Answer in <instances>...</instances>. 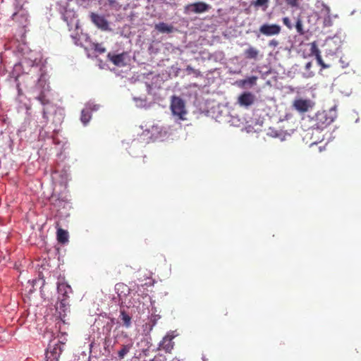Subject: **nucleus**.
<instances>
[{"instance_id": "nucleus-1", "label": "nucleus", "mask_w": 361, "mask_h": 361, "mask_svg": "<svg viewBox=\"0 0 361 361\" xmlns=\"http://www.w3.org/2000/svg\"><path fill=\"white\" fill-rule=\"evenodd\" d=\"M315 123L312 126V143L316 144L321 142L324 139V135L322 134V130L327 128L334 121L332 116L326 111H321L315 114L314 118Z\"/></svg>"}, {"instance_id": "nucleus-2", "label": "nucleus", "mask_w": 361, "mask_h": 361, "mask_svg": "<svg viewBox=\"0 0 361 361\" xmlns=\"http://www.w3.org/2000/svg\"><path fill=\"white\" fill-rule=\"evenodd\" d=\"M15 25L20 29H22L23 35L24 37L25 33V28L29 25L28 13L23 7H20L11 16Z\"/></svg>"}, {"instance_id": "nucleus-3", "label": "nucleus", "mask_w": 361, "mask_h": 361, "mask_svg": "<svg viewBox=\"0 0 361 361\" xmlns=\"http://www.w3.org/2000/svg\"><path fill=\"white\" fill-rule=\"evenodd\" d=\"M171 109L173 115L178 116L180 121H185L187 114L185 105L183 100L179 97H173L171 100Z\"/></svg>"}, {"instance_id": "nucleus-4", "label": "nucleus", "mask_w": 361, "mask_h": 361, "mask_svg": "<svg viewBox=\"0 0 361 361\" xmlns=\"http://www.w3.org/2000/svg\"><path fill=\"white\" fill-rule=\"evenodd\" d=\"M90 18L92 23L101 30L108 31L111 30L109 23L104 16L92 12L90 15Z\"/></svg>"}, {"instance_id": "nucleus-5", "label": "nucleus", "mask_w": 361, "mask_h": 361, "mask_svg": "<svg viewBox=\"0 0 361 361\" xmlns=\"http://www.w3.org/2000/svg\"><path fill=\"white\" fill-rule=\"evenodd\" d=\"M210 6L203 1H198L192 4H188L185 6V12H192L194 13H202L208 11L210 9Z\"/></svg>"}, {"instance_id": "nucleus-6", "label": "nucleus", "mask_w": 361, "mask_h": 361, "mask_svg": "<svg viewBox=\"0 0 361 361\" xmlns=\"http://www.w3.org/2000/svg\"><path fill=\"white\" fill-rule=\"evenodd\" d=\"M61 348L58 343L52 347L49 345L46 351L45 358L47 361H58L60 355H61Z\"/></svg>"}, {"instance_id": "nucleus-7", "label": "nucleus", "mask_w": 361, "mask_h": 361, "mask_svg": "<svg viewBox=\"0 0 361 361\" xmlns=\"http://www.w3.org/2000/svg\"><path fill=\"white\" fill-rule=\"evenodd\" d=\"M293 106L298 112L305 113L312 108V103L310 99H297L293 102Z\"/></svg>"}, {"instance_id": "nucleus-8", "label": "nucleus", "mask_w": 361, "mask_h": 361, "mask_svg": "<svg viewBox=\"0 0 361 361\" xmlns=\"http://www.w3.org/2000/svg\"><path fill=\"white\" fill-rule=\"evenodd\" d=\"M173 336L166 335L163 337L162 340L159 343V350H162L166 353H171L174 348V342L173 341Z\"/></svg>"}, {"instance_id": "nucleus-9", "label": "nucleus", "mask_w": 361, "mask_h": 361, "mask_svg": "<svg viewBox=\"0 0 361 361\" xmlns=\"http://www.w3.org/2000/svg\"><path fill=\"white\" fill-rule=\"evenodd\" d=\"M259 32L266 36L275 35L281 32V27L276 24H264L259 27Z\"/></svg>"}, {"instance_id": "nucleus-10", "label": "nucleus", "mask_w": 361, "mask_h": 361, "mask_svg": "<svg viewBox=\"0 0 361 361\" xmlns=\"http://www.w3.org/2000/svg\"><path fill=\"white\" fill-rule=\"evenodd\" d=\"M58 293L62 295L61 300V306L64 307L67 305V298H68V293L71 291V287L66 283H59L57 286Z\"/></svg>"}, {"instance_id": "nucleus-11", "label": "nucleus", "mask_w": 361, "mask_h": 361, "mask_svg": "<svg viewBox=\"0 0 361 361\" xmlns=\"http://www.w3.org/2000/svg\"><path fill=\"white\" fill-rule=\"evenodd\" d=\"M255 97L250 92H243L238 97V104L242 106H249L254 104Z\"/></svg>"}, {"instance_id": "nucleus-12", "label": "nucleus", "mask_w": 361, "mask_h": 361, "mask_svg": "<svg viewBox=\"0 0 361 361\" xmlns=\"http://www.w3.org/2000/svg\"><path fill=\"white\" fill-rule=\"evenodd\" d=\"M116 291L118 295L119 300L123 302V300L130 293V289L125 283H119L116 285Z\"/></svg>"}, {"instance_id": "nucleus-13", "label": "nucleus", "mask_w": 361, "mask_h": 361, "mask_svg": "<svg viewBox=\"0 0 361 361\" xmlns=\"http://www.w3.org/2000/svg\"><path fill=\"white\" fill-rule=\"evenodd\" d=\"M108 57L110 59L114 65L118 66H123L126 65V54H108Z\"/></svg>"}, {"instance_id": "nucleus-14", "label": "nucleus", "mask_w": 361, "mask_h": 361, "mask_svg": "<svg viewBox=\"0 0 361 361\" xmlns=\"http://www.w3.org/2000/svg\"><path fill=\"white\" fill-rule=\"evenodd\" d=\"M257 76H249L245 79L238 81L237 84H238L239 87L243 88L252 87L257 84Z\"/></svg>"}, {"instance_id": "nucleus-15", "label": "nucleus", "mask_w": 361, "mask_h": 361, "mask_svg": "<svg viewBox=\"0 0 361 361\" xmlns=\"http://www.w3.org/2000/svg\"><path fill=\"white\" fill-rule=\"evenodd\" d=\"M119 319L122 322V325L126 328H130L131 326V316L129 315L125 310H120Z\"/></svg>"}, {"instance_id": "nucleus-16", "label": "nucleus", "mask_w": 361, "mask_h": 361, "mask_svg": "<svg viewBox=\"0 0 361 361\" xmlns=\"http://www.w3.org/2000/svg\"><path fill=\"white\" fill-rule=\"evenodd\" d=\"M155 29L161 33H171L173 30V26L166 23H159L155 25Z\"/></svg>"}, {"instance_id": "nucleus-17", "label": "nucleus", "mask_w": 361, "mask_h": 361, "mask_svg": "<svg viewBox=\"0 0 361 361\" xmlns=\"http://www.w3.org/2000/svg\"><path fill=\"white\" fill-rule=\"evenodd\" d=\"M133 348V343L130 341L126 344L122 345L121 349L118 352V357L120 360H123L126 355L128 354Z\"/></svg>"}, {"instance_id": "nucleus-18", "label": "nucleus", "mask_w": 361, "mask_h": 361, "mask_svg": "<svg viewBox=\"0 0 361 361\" xmlns=\"http://www.w3.org/2000/svg\"><path fill=\"white\" fill-rule=\"evenodd\" d=\"M310 51H311V54L315 55L317 63L321 65L322 68H326L328 67V66L326 65L325 63H324L323 60L322 59L320 51L317 49V47H311Z\"/></svg>"}, {"instance_id": "nucleus-19", "label": "nucleus", "mask_w": 361, "mask_h": 361, "mask_svg": "<svg viewBox=\"0 0 361 361\" xmlns=\"http://www.w3.org/2000/svg\"><path fill=\"white\" fill-rule=\"evenodd\" d=\"M57 240L63 244L67 243L68 240V233L67 231L63 228L57 229Z\"/></svg>"}, {"instance_id": "nucleus-20", "label": "nucleus", "mask_w": 361, "mask_h": 361, "mask_svg": "<svg viewBox=\"0 0 361 361\" xmlns=\"http://www.w3.org/2000/svg\"><path fill=\"white\" fill-rule=\"evenodd\" d=\"M259 55V51L253 47H250L245 51V57L247 59L257 60Z\"/></svg>"}, {"instance_id": "nucleus-21", "label": "nucleus", "mask_w": 361, "mask_h": 361, "mask_svg": "<svg viewBox=\"0 0 361 361\" xmlns=\"http://www.w3.org/2000/svg\"><path fill=\"white\" fill-rule=\"evenodd\" d=\"M92 118V116L90 115V111L88 109H82L81 111V116H80V121L82 123L86 125L88 121Z\"/></svg>"}, {"instance_id": "nucleus-22", "label": "nucleus", "mask_w": 361, "mask_h": 361, "mask_svg": "<svg viewBox=\"0 0 361 361\" xmlns=\"http://www.w3.org/2000/svg\"><path fill=\"white\" fill-rule=\"evenodd\" d=\"M185 71L188 74H192L195 77H201V73L199 70L194 69L190 65H188Z\"/></svg>"}, {"instance_id": "nucleus-23", "label": "nucleus", "mask_w": 361, "mask_h": 361, "mask_svg": "<svg viewBox=\"0 0 361 361\" xmlns=\"http://www.w3.org/2000/svg\"><path fill=\"white\" fill-rule=\"evenodd\" d=\"M269 0H256L252 4L255 6H264L263 10L265 11L268 7Z\"/></svg>"}, {"instance_id": "nucleus-24", "label": "nucleus", "mask_w": 361, "mask_h": 361, "mask_svg": "<svg viewBox=\"0 0 361 361\" xmlns=\"http://www.w3.org/2000/svg\"><path fill=\"white\" fill-rule=\"evenodd\" d=\"M295 27L298 33L304 34V30L302 28V22L300 18L297 19Z\"/></svg>"}, {"instance_id": "nucleus-25", "label": "nucleus", "mask_w": 361, "mask_h": 361, "mask_svg": "<svg viewBox=\"0 0 361 361\" xmlns=\"http://www.w3.org/2000/svg\"><path fill=\"white\" fill-rule=\"evenodd\" d=\"M20 53L22 54V55L25 56V59H30V60H32V57L30 56H25L26 54L28 53V51H30V49L29 48V47H22L20 50Z\"/></svg>"}, {"instance_id": "nucleus-26", "label": "nucleus", "mask_w": 361, "mask_h": 361, "mask_svg": "<svg viewBox=\"0 0 361 361\" xmlns=\"http://www.w3.org/2000/svg\"><path fill=\"white\" fill-rule=\"evenodd\" d=\"M167 358L164 354H157L154 357V358L151 359L150 361H166Z\"/></svg>"}, {"instance_id": "nucleus-27", "label": "nucleus", "mask_w": 361, "mask_h": 361, "mask_svg": "<svg viewBox=\"0 0 361 361\" xmlns=\"http://www.w3.org/2000/svg\"><path fill=\"white\" fill-rule=\"evenodd\" d=\"M200 54L202 60H211L212 58V54L205 51H200Z\"/></svg>"}, {"instance_id": "nucleus-28", "label": "nucleus", "mask_w": 361, "mask_h": 361, "mask_svg": "<svg viewBox=\"0 0 361 361\" xmlns=\"http://www.w3.org/2000/svg\"><path fill=\"white\" fill-rule=\"evenodd\" d=\"M283 24L288 28V29H292L293 26H292V23L290 22V20L289 19L288 17H284L283 18Z\"/></svg>"}, {"instance_id": "nucleus-29", "label": "nucleus", "mask_w": 361, "mask_h": 361, "mask_svg": "<svg viewBox=\"0 0 361 361\" xmlns=\"http://www.w3.org/2000/svg\"><path fill=\"white\" fill-rule=\"evenodd\" d=\"M111 337H109V335L106 336L104 338V349L106 350L109 348V347L111 345Z\"/></svg>"}, {"instance_id": "nucleus-30", "label": "nucleus", "mask_w": 361, "mask_h": 361, "mask_svg": "<svg viewBox=\"0 0 361 361\" xmlns=\"http://www.w3.org/2000/svg\"><path fill=\"white\" fill-rule=\"evenodd\" d=\"M152 130H160L159 131V133L161 135V136L162 135H166V130H164L163 133H162V128L159 126H152Z\"/></svg>"}, {"instance_id": "nucleus-31", "label": "nucleus", "mask_w": 361, "mask_h": 361, "mask_svg": "<svg viewBox=\"0 0 361 361\" xmlns=\"http://www.w3.org/2000/svg\"><path fill=\"white\" fill-rule=\"evenodd\" d=\"M298 0H286V2L288 5L294 7L298 6Z\"/></svg>"}, {"instance_id": "nucleus-32", "label": "nucleus", "mask_w": 361, "mask_h": 361, "mask_svg": "<svg viewBox=\"0 0 361 361\" xmlns=\"http://www.w3.org/2000/svg\"><path fill=\"white\" fill-rule=\"evenodd\" d=\"M311 66H312V63L311 62H308L306 66H305V68H306V70L307 71H309L311 68Z\"/></svg>"}, {"instance_id": "nucleus-33", "label": "nucleus", "mask_w": 361, "mask_h": 361, "mask_svg": "<svg viewBox=\"0 0 361 361\" xmlns=\"http://www.w3.org/2000/svg\"><path fill=\"white\" fill-rule=\"evenodd\" d=\"M95 49L98 50L99 52H104L105 48H102L99 47H95Z\"/></svg>"}, {"instance_id": "nucleus-34", "label": "nucleus", "mask_w": 361, "mask_h": 361, "mask_svg": "<svg viewBox=\"0 0 361 361\" xmlns=\"http://www.w3.org/2000/svg\"><path fill=\"white\" fill-rule=\"evenodd\" d=\"M107 326H108V333H109L111 331V329L112 328V324L111 323H108L107 324Z\"/></svg>"}, {"instance_id": "nucleus-35", "label": "nucleus", "mask_w": 361, "mask_h": 361, "mask_svg": "<svg viewBox=\"0 0 361 361\" xmlns=\"http://www.w3.org/2000/svg\"><path fill=\"white\" fill-rule=\"evenodd\" d=\"M277 44V42L276 41H274L272 40L270 43H269V45H276Z\"/></svg>"}, {"instance_id": "nucleus-36", "label": "nucleus", "mask_w": 361, "mask_h": 361, "mask_svg": "<svg viewBox=\"0 0 361 361\" xmlns=\"http://www.w3.org/2000/svg\"><path fill=\"white\" fill-rule=\"evenodd\" d=\"M171 361H180V360L178 357H174L173 359L171 360Z\"/></svg>"}, {"instance_id": "nucleus-37", "label": "nucleus", "mask_w": 361, "mask_h": 361, "mask_svg": "<svg viewBox=\"0 0 361 361\" xmlns=\"http://www.w3.org/2000/svg\"><path fill=\"white\" fill-rule=\"evenodd\" d=\"M39 99L40 100L41 104H44L43 99L41 97H39Z\"/></svg>"}, {"instance_id": "nucleus-38", "label": "nucleus", "mask_w": 361, "mask_h": 361, "mask_svg": "<svg viewBox=\"0 0 361 361\" xmlns=\"http://www.w3.org/2000/svg\"><path fill=\"white\" fill-rule=\"evenodd\" d=\"M311 45L314 46L315 45V42H314L311 43Z\"/></svg>"}, {"instance_id": "nucleus-39", "label": "nucleus", "mask_w": 361, "mask_h": 361, "mask_svg": "<svg viewBox=\"0 0 361 361\" xmlns=\"http://www.w3.org/2000/svg\"><path fill=\"white\" fill-rule=\"evenodd\" d=\"M1 167V163L0 162V168Z\"/></svg>"}]
</instances>
